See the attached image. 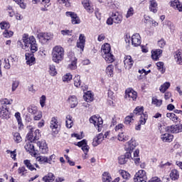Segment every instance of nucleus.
Masks as SVG:
<instances>
[{
	"label": "nucleus",
	"mask_w": 182,
	"mask_h": 182,
	"mask_svg": "<svg viewBox=\"0 0 182 182\" xmlns=\"http://www.w3.org/2000/svg\"><path fill=\"white\" fill-rule=\"evenodd\" d=\"M169 176L173 181L178 180L180 178V173L177 171V169H172Z\"/></svg>",
	"instance_id": "nucleus-38"
},
{
	"label": "nucleus",
	"mask_w": 182,
	"mask_h": 182,
	"mask_svg": "<svg viewBox=\"0 0 182 182\" xmlns=\"http://www.w3.org/2000/svg\"><path fill=\"white\" fill-rule=\"evenodd\" d=\"M70 115L66 116L65 126L67 129H72L73 126V119Z\"/></svg>",
	"instance_id": "nucleus-39"
},
{
	"label": "nucleus",
	"mask_w": 182,
	"mask_h": 182,
	"mask_svg": "<svg viewBox=\"0 0 182 182\" xmlns=\"http://www.w3.org/2000/svg\"><path fill=\"white\" fill-rule=\"evenodd\" d=\"M165 132L169 134L171 133L172 134H177V124L166 127Z\"/></svg>",
	"instance_id": "nucleus-32"
},
{
	"label": "nucleus",
	"mask_w": 182,
	"mask_h": 182,
	"mask_svg": "<svg viewBox=\"0 0 182 182\" xmlns=\"http://www.w3.org/2000/svg\"><path fill=\"white\" fill-rule=\"evenodd\" d=\"M18 174L21 177H25L28 174V169L25 166H21L18 168Z\"/></svg>",
	"instance_id": "nucleus-47"
},
{
	"label": "nucleus",
	"mask_w": 182,
	"mask_h": 182,
	"mask_svg": "<svg viewBox=\"0 0 182 182\" xmlns=\"http://www.w3.org/2000/svg\"><path fill=\"white\" fill-rule=\"evenodd\" d=\"M171 84L168 82H164L162 85H161L159 90L161 93H166L167 90L170 87Z\"/></svg>",
	"instance_id": "nucleus-46"
},
{
	"label": "nucleus",
	"mask_w": 182,
	"mask_h": 182,
	"mask_svg": "<svg viewBox=\"0 0 182 182\" xmlns=\"http://www.w3.org/2000/svg\"><path fill=\"white\" fill-rule=\"evenodd\" d=\"M73 33V30H62L61 31V35H63V36H72Z\"/></svg>",
	"instance_id": "nucleus-58"
},
{
	"label": "nucleus",
	"mask_w": 182,
	"mask_h": 182,
	"mask_svg": "<svg viewBox=\"0 0 182 182\" xmlns=\"http://www.w3.org/2000/svg\"><path fill=\"white\" fill-rule=\"evenodd\" d=\"M112 47L109 43H105L102 46V56L104 58L107 63H113L114 62V56L111 53Z\"/></svg>",
	"instance_id": "nucleus-3"
},
{
	"label": "nucleus",
	"mask_w": 182,
	"mask_h": 182,
	"mask_svg": "<svg viewBox=\"0 0 182 182\" xmlns=\"http://www.w3.org/2000/svg\"><path fill=\"white\" fill-rule=\"evenodd\" d=\"M36 160V161L39 162V164H48V156H37Z\"/></svg>",
	"instance_id": "nucleus-42"
},
{
	"label": "nucleus",
	"mask_w": 182,
	"mask_h": 182,
	"mask_svg": "<svg viewBox=\"0 0 182 182\" xmlns=\"http://www.w3.org/2000/svg\"><path fill=\"white\" fill-rule=\"evenodd\" d=\"M90 122L94 124L97 132H102L103 127V119L99 115H94L90 118Z\"/></svg>",
	"instance_id": "nucleus-6"
},
{
	"label": "nucleus",
	"mask_w": 182,
	"mask_h": 182,
	"mask_svg": "<svg viewBox=\"0 0 182 182\" xmlns=\"http://www.w3.org/2000/svg\"><path fill=\"white\" fill-rule=\"evenodd\" d=\"M49 73L51 76H56L58 71H56V67L54 65L49 66Z\"/></svg>",
	"instance_id": "nucleus-54"
},
{
	"label": "nucleus",
	"mask_w": 182,
	"mask_h": 182,
	"mask_svg": "<svg viewBox=\"0 0 182 182\" xmlns=\"http://www.w3.org/2000/svg\"><path fill=\"white\" fill-rule=\"evenodd\" d=\"M166 117L170 119V120H172V122H173V123H178V117H177V115H176V114H174L173 112L166 113Z\"/></svg>",
	"instance_id": "nucleus-40"
},
{
	"label": "nucleus",
	"mask_w": 182,
	"mask_h": 182,
	"mask_svg": "<svg viewBox=\"0 0 182 182\" xmlns=\"http://www.w3.org/2000/svg\"><path fill=\"white\" fill-rule=\"evenodd\" d=\"M40 105L41 107H45V105H46V95H42L40 97Z\"/></svg>",
	"instance_id": "nucleus-62"
},
{
	"label": "nucleus",
	"mask_w": 182,
	"mask_h": 182,
	"mask_svg": "<svg viewBox=\"0 0 182 182\" xmlns=\"http://www.w3.org/2000/svg\"><path fill=\"white\" fill-rule=\"evenodd\" d=\"M124 124L127 126H132L134 123V114L130 113L129 115L127 116L124 121Z\"/></svg>",
	"instance_id": "nucleus-29"
},
{
	"label": "nucleus",
	"mask_w": 182,
	"mask_h": 182,
	"mask_svg": "<svg viewBox=\"0 0 182 182\" xmlns=\"http://www.w3.org/2000/svg\"><path fill=\"white\" fill-rule=\"evenodd\" d=\"M144 112V108L143 107H136L132 114H134V116H141V114H147V112L143 113Z\"/></svg>",
	"instance_id": "nucleus-33"
},
{
	"label": "nucleus",
	"mask_w": 182,
	"mask_h": 182,
	"mask_svg": "<svg viewBox=\"0 0 182 182\" xmlns=\"http://www.w3.org/2000/svg\"><path fill=\"white\" fill-rule=\"evenodd\" d=\"M37 146L39 147V151L41 154H48L49 147H48L46 141H38L37 142Z\"/></svg>",
	"instance_id": "nucleus-12"
},
{
	"label": "nucleus",
	"mask_w": 182,
	"mask_h": 182,
	"mask_svg": "<svg viewBox=\"0 0 182 182\" xmlns=\"http://www.w3.org/2000/svg\"><path fill=\"white\" fill-rule=\"evenodd\" d=\"M151 105H154L156 107H160L163 105V100H159L156 97L151 98Z\"/></svg>",
	"instance_id": "nucleus-41"
},
{
	"label": "nucleus",
	"mask_w": 182,
	"mask_h": 182,
	"mask_svg": "<svg viewBox=\"0 0 182 182\" xmlns=\"http://www.w3.org/2000/svg\"><path fill=\"white\" fill-rule=\"evenodd\" d=\"M131 42L132 46L134 48H137V46H140L141 45V36H140V34L135 33L132 35L131 38Z\"/></svg>",
	"instance_id": "nucleus-14"
},
{
	"label": "nucleus",
	"mask_w": 182,
	"mask_h": 182,
	"mask_svg": "<svg viewBox=\"0 0 182 182\" xmlns=\"http://www.w3.org/2000/svg\"><path fill=\"white\" fill-rule=\"evenodd\" d=\"M33 4L41 3L43 7H41V11L45 12L48 11V8L50 6V0H33Z\"/></svg>",
	"instance_id": "nucleus-15"
},
{
	"label": "nucleus",
	"mask_w": 182,
	"mask_h": 182,
	"mask_svg": "<svg viewBox=\"0 0 182 182\" xmlns=\"http://www.w3.org/2000/svg\"><path fill=\"white\" fill-rule=\"evenodd\" d=\"M35 53L31 52V53H26L25 56H26V64L29 65V66H32V65H35V55L33 54Z\"/></svg>",
	"instance_id": "nucleus-17"
},
{
	"label": "nucleus",
	"mask_w": 182,
	"mask_h": 182,
	"mask_svg": "<svg viewBox=\"0 0 182 182\" xmlns=\"http://www.w3.org/2000/svg\"><path fill=\"white\" fill-rule=\"evenodd\" d=\"M146 171L144 170H139L134 177V182H146Z\"/></svg>",
	"instance_id": "nucleus-13"
},
{
	"label": "nucleus",
	"mask_w": 182,
	"mask_h": 182,
	"mask_svg": "<svg viewBox=\"0 0 182 182\" xmlns=\"http://www.w3.org/2000/svg\"><path fill=\"white\" fill-rule=\"evenodd\" d=\"M136 146H137V144H136V140L133 139V138L131 139L129 141H128V147L127 148V152L133 153V149H136Z\"/></svg>",
	"instance_id": "nucleus-27"
},
{
	"label": "nucleus",
	"mask_w": 182,
	"mask_h": 182,
	"mask_svg": "<svg viewBox=\"0 0 182 182\" xmlns=\"http://www.w3.org/2000/svg\"><path fill=\"white\" fill-rule=\"evenodd\" d=\"M149 10L151 12H153L154 14H157L158 11V4L157 1L156 0H151L149 1Z\"/></svg>",
	"instance_id": "nucleus-31"
},
{
	"label": "nucleus",
	"mask_w": 182,
	"mask_h": 182,
	"mask_svg": "<svg viewBox=\"0 0 182 182\" xmlns=\"http://www.w3.org/2000/svg\"><path fill=\"white\" fill-rule=\"evenodd\" d=\"M112 176L109 172H104L102 173V182H112Z\"/></svg>",
	"instance_id": "nucleus-45"
},
{
	"label": "nucleus",
	"mask_w": 182,
	"mask_h": 182,
	"mask_svg": "<svg viewBox=\"0 0 182 182\" xmlns=\"http://www.w3.org/2000/svg\"><path fill=\"white\" fill-rule=\"evenodd\" d=\"M0 28L2 30L7 31L11 28V24L7 21H1L0 23Z\"/></svg>",
	"instance_id": "nucleus-51"
},
{
	"label": "nucleus",
	"mask_w": 182,
	"mask_h": 182,
	"mask_svg": "<svg viewBox=\"0 0 182 182\" xmlns=\"http://www.w3.org/2000/svg\"><path fill=\"white\" fill-rule=\"evenodd\" d=\"M130 139V134L121 132L118 134V140L119 141H127Z\"/></svg>",
	"instance_id": "nucleus-34"
},
{
	"label": "nucleus",
	"mask_w": 182,
	"mask_h": 182,
	"mask_svg": "<svg viewBox=\"0 0 182 182\" xmlns=\"http://www.w3.org/2000/svg\"><path fill=\"white\" fill-rule=\"evenodd\" d=\"M157 66L158 70L161 72V73H164L166 72V68H164V63L163 62H158L156 63Z\"/></svg>",
	"instance_id": "nucleus-53"
},
{
	"label": "nucleus",
	"mask_w": 182,
	"mask_h": 182,
	"mask_svg": "<svg viewBox=\"0 0 182 182\" xmlns=\"http://www.w3.org/2000/svg\"><path fill=\"white\" fill-rule=\"evenodd\" d=\"M14 116L18 122L19 130L23 129V123H22V117H21V112H16Z\"/></svg>",
	"instance_id": "nucleus-36"
},
{
	"label": "nucleus",
	"mask_w": 182,
	"mask_h": 182,
	"mask_svg": "<svg viewBox=\"0 0 182 182\" xmlns=\"http://www.w3.org/2000/svg\"><path fill=\"white\" fill-rule=\"evenodd\" d=\"M147 119H149V115L147 114H142L140 117L139 123L142 125L146 124Z\"/></svg>",
	"instance_id": "nucleus-52"
},
{
	"label": "nucleus",
	"mask_w": 182,
	"mask_h": 182,
	"mask_svg": "<svg viewBox=\"0 0 182 182\" xmlns=\"http://www.w3.org/2000/svg\"><path fill=\"white\" fill-rule=\"evenodd\" d=\"M3 36L4 38H12V36H14V31L4 30L3 32Z\"/></svg>",
	"instance_id": "nucleus-57"
},
{
	"label": "nucleus",
	"mask_w": 182,
	"mask_h": 182,
	"mask_svg": "<svg viewBox=\"0 0 182 182\" xmlns=\"http://www.w3.org/2000/svg\"><path fill=\"white\" fill-rule=\"evenodd\" d=\"M9 114H10L9 108L8 107H0V116L3 119H6V120H8V119H9V117H11L9 116Z\"/></svg>",
	"instance_id": "nucleus-22"
},
{
	"label": "nucleus",
	"mask_w": 182,
	"mask_h": 182,
	"mask_svg": "<svg viewBox=\"0 0 182 182\" xmlns=\"http://www.w3.org/2000/svg\"><path fill=\"white\" fill-rule=\"evenodd\" d=\"M124 65L125 69L130 70L132 68H133V65H134V60L130 55H125L124 58Z\"/></svg>",
	"instance_id": "nucleus-16"
},
{
	"label": "nucleus",
	"mask_w": 182,
	"mask_h": 182,
	"mask_svg": "<svg viewBox=\"0 0 182 182\" xmlns=\"http://www.w3.org/2000/svg\"><path fill=\"white\" fill-rule=\"evenodd\" d=\"M66 16L71 17V23L73 25H79L80 23V18H79V16L73 11H67L65 13Z\"/></svg>",
	"instance_id": "nucleus-11"
},
{
	"label": "nucleus",
	"mask_w": 182,
	"mask_h": 182,
	"mask_svg": "<svg viewBox=\"0 0 182 182\" xmlns=\"http://www.w3.org/2000/svg\"><path fill=\"white\" fill-rule=\"evenodd\" d=\"M6 11H8V14L11 18L15 16V11H14V9H12V6H9L6 9Z\"/></svg>",
	"instance_id": "nucleus-64"
},
{
	"label": "nucleus",
	"mask_w": 182,
	"mask_h": 182,
	"mask_svg": "<svg viewBox=\"0 0 182 182\" xmlns=\"http://www.w3.org/2000/svg\"><path fill=\"white\" fill-rule=\"evenodd\" d=\"M114 70V66L112 64L109 65L106 68V73L109 77H113V70Z\"/></svg>",
	"instance_id": "nucleus-44"
},
{
	"label": "nucleus",
	"mask_w": 182,
	"mask_h": 182,
	"mask_svg": "<svg viewBox=\"0 0 182 182\" xmlns=\"http://www.w3.org/2000/svg\"><path fill=\"white\" fill-rule=\"evenodd\" d=\"M52 60L54 63H60L65 59V48L60 46H55L51 52Z\"/></svg>",
	"instance_id": "nucleus-2"
},
{
	"label": "nucleus",
	"mask_w": 182,
	"mask_h": 182,
	"mask_svg": "<svg viewBox=\"0 0 182 182\" xmlns=\"http://www.w3.org/2000/svg\"><path fill=\"white\" fill-rule=\"evenodd\" d=\"M28 112L31 113V114H36L39 111L38 110V107L32 105L28 107Z\"/></svg>",
	"instance_id": "nucleus-48"
},
{
	"label": "nucleus",
	"mask_w": 182,
	"mask_h": 182,
	"mask_svg": "<svg viewBox=\"0 0 182 182\" xmlns=\"http://www.w3.org/2000/svg\"><path fill=\"white\" fill-rule=\"evenodd\" d=\"M77 68V58H74L70 63V64L68 65V69H70V70H75Z\"/></svg>",
	"instance_id": "nucleus-49"
},
{
	"label": "nucleus",
	"mask_w": 182,
	"mask_h": 182,
	"mask_svg": "<svg viewBox=\"0 0 182 182\" xmlns=\"http://www.w3.org/2000/svg\"><path fill=\"white\" fill-rule=\"evenodd\" d=\"M173 58L178 65H182L181 50H178L173 53Z\"/></svg>",
	"instance_id": "nucleus-28"
},
{
	"label": "nucleus",
	"mask_w": 182,
	"mask_h": 182,
	"mask_svg": "<svg viewBox=\"0 0 182 182\" xmlns=\"http://www.w3.org/2000/svg\"><path fill=\"white\" fill-rule=\"evenodd\" d=\"M68 102L71 109H75V107H76L79 103L77 101V97L75 95H70L68 99Z\"/></svg>",
	"instance_id": "nucleus-23"
},
{
	"label": "nucleus",
	"mask_w": 182,
	"mask_h": 182,
	"mask_svg": "<svg viewBox=\"0 0 182 182\" xmlns=\"http://www.w3.org/2000/svg\"><path fill=\"white\" fill-rule=\"evenodd\" d=\"M14 100L8 99V98H1L0 100V103L1 105V107H8V105H12Z\"/></svg>",
	"instance_id": "nucleus-35"
},
{
	"label": "nucleus",
	"mask_w": 182,
	"mask_h": 182,
	"mask_svg": "<svg viewBox=\"0 0 182 182\" xmlns=\"http://www.w3.org/2000/svg\"><path fill=\"white\" fill-rule=\"evenodd\" d=\"M37 38L42 45H46L49 41L53 39V34L48 32H41L37 35Z\"/></svg>",
	"instance_id": "nucleus-5"
},
{
	"label": "nucleus",
	"mask_w": 182,
	"mask_h": 182,
	"mask_svg": "<svg viewBox=\"0 0 182 182\" xmlns=\"http://www.w3.org/2000/svg\"><path fill=\"white\" fill-rule=\"evenodd\" d=\"M14 140L16 143H21L22 141V137L21 136V134L18 132H15L14 134Z\"/></svg>",
	"instance_id": "nucleus-56"
},
{
	"label": "nucleus",
	"mask_w": 182,
	"mask_h": 182,
	"mask_svg": "<svg viewBox=\"0 0 182 182\" xmlns=\"http://www.w3.org/2000/svg\"><path fill=\"white\" fill-rule=\"evenodd\" d=\"M119 174L124 180H130V173L124 170L119 171Z\"/></svg>",
	"instance_id": "nucleus-50"
},
{
	"label": "nucleus",
	"mask_w": 182,
	"mask_h": 182,
	"mask_svg": "<svg viewBox=\"0 0 182 182\" xmlns=\"http://www.w3.org/2000/svg\"><path fill=\"white\" fill-rule=\"evenodd\" d=\"M161 55H163V50L156 49L151 50V58L155 61L159 60L161 58Z\"/></svg>",
	"instance_id": "nucleus-24"
},
{
	"label": "nucleus",
	"mask_w": 182,
	"mask_h": 182,
	"mask_svg": "<svg viewBox=\"0 0 182 182\" xmlns=\"http://www.w3.org/2000/svg\"><path fill=\"white\" fill-rule=\"evenodd\" d=\"M74 86L75 87H80V85H82V80H80V75H76L73 78Z\"/></svg>",
	"instance_id": "nucleus-43"
},
{
	"label": "nucleus",
	"mask_w": 182,
	"mask_h": 182,
	"mask_svg": "<svg viewBox=\"0 0 182 182\" xmlns=\"http://www.w3.org/2000/svg\"><path fill=\"white\" fill-rule=\"evenodd\" d=\"M72 80V75L70 73H67L64 76H63V82H70Z\"/></svg>",
	"instance_id": "nucleus-63"
},
{
	"label": "nucleus",
	"mask_w": 182,
	"mask_h": 182,
	"mask_svg": "<svg viewBox=\"0 0 182 182\" xmlns=\"http://www.w3.org/2000/svg\"><path fill=\"white\" fill-rule=\"evenodd\" d=\"M15 1L18 5H19L20 8L22 9H26V3H25L24 0H14Z\"/></svg>",
	"instance_id": "nucleus-59"
},
{
	"label": "nucleus",
	"mask_w": 182,
	"mask_h": 182,
	"mask_svg": "<svg viewBox=\"0 0 182 182\" xmlns=\"http://www.w3.org/2000/svg\"><path fill=\"white\" fill-rule=\"evenodd\" d=\"M123 21V16L119 12H112L110 17L107 19V25L112 26L113 23L120 24Z\"/></svg>",
	"instance_id": "nucleus-4"
},
{
	"label": "nucleus",
	"mask_w": 182,
	"mask_h": 182,
	"mask_svg": "<svg viewBox=\"0 0 182 182\" xmlns=\"http://www.w3.org/2000/svg\"><path fill=\"white\" fill-rule=\"evenodd\" d=\"M50 129H51L52 132H54V134H58L59 133V130H60V123L58 121L57 117H53L51 118V121L50 122Z\"/></svg>",
	"instance_id": "nucleus-9"
},
{
	"label": "nucleus",
	"mask_w": 182,
	"mask_h": 182,
	"mask_svg": "<svg viewBox=\"0 0 182 182\" xmlns=\"http://www.w3.org/2000/svg\"><path fill=\"white\" fill-rule=\"evenodd\" d=\"M23 164L31 171H33V170L36 171V168H41V166H39V165L38 164H34V165H33V164H32V163H31V160H29V159L24 160ZM35 167H36V168Z\"/></svg>",
	"instance_id": "nucleus-21"
},
{
	"label": "nucleus",
	"mask_w": 182,
	"mask_h": 182,
	"mask_svg": "<svg viewBox=\"0 0 182 182\" xmlns=\"http://www.w3.org/2000/svg\"><path fill=\"white\" fill-rule=\"evenodd\" d=\"M84 100L87 103H90L95 100V95L92 93V91H87L83 96Z\"/></svg>",
	"instance_id": "nucleus-26"
},
{
	"label": "nucleus",
	"mask_w": 182,
	"mask_h": 182,
	"mask_svg": "<svg viewBox=\"0 0 182 182\" xmlns=\"http://www.w3.org/2000/svg\"><path fill=\"white\" fill-rule=\"evenodd\" d=\"M7 154H10L11 158L15 161L16 160V149L11 151L9 149L6 150Z\"/></svg>",
	"instance_id": "nucleus-55"
},
{
	"label": "nucleus",
	"mask_w": 182,
	"mask_h": 182,
	"mask_svg": "<svg viewBox=\"0 0 182 182\" xmlns=\"http://www.w3.org/2000/svg\"><path fill=\"white\" fill-rule=\"evenodd\" d=\"M104 139H105V136L103 135V133L99 134L93 139L92 146H94V147L99 146V144H100V143L103 141Z\"/></svg>",
	"instance_id": "nucleus-25"
},
{
	"label": "nucleus",
	"mask_w": 182,
	"mask_h": 182,
	"mask_svg": "<svg viewBox=\"0 0 182 182\" xmlns=\"http://www.w3.org/2000/svg\"><path fill=\"white\" fill-rule=\"evenodd\" d=\"M24 149L26 151H28L33 157H36L39 153V151L35 149V146H33L32 142H27L24 146Z\"/></svg>",
	"instance_id": "nucleus-10"
},
{
	"label": "nucleus",
	"mask_w": 182,
	"mask_h": 182,
	"mask_svg": "<svg viewBox=\"0 0 182 182\" xmlns=\"http://www.w3.org/2000/svg\"><path fill=\"white\" fill-rule=\"evenodd\" d=\"M23 43L24 44L25 49L29 48L31 52L36 53L38 52V43L36 38L33 36H30L28 33H24L22 37Z\"/></svg>",
	"instance_id": "nucleus-1"
},
{
	"label": "nucleus",
	"mask_w": 182,
	"mask_h": 182,
	"mask_svg": "<svg viewBox=\"0 0 182 182\" xmlns=\"http://www.w3.org/2000/svg\"><path fill=\"white\" fill-rule=\"evenodd\" d=\"M86 43V37L85 36V34H80L79 36V41L77 42V48L78 49H80L82 52L85 50V45Z\"/></svg>",
	"instance_id": "nucleus-18"
},
{
	"label": "nucleus",
	"mask_w": 182,
	"mask_h": 182,
	"mask_svg": "<svg viewBox=\"0 0 182 182\" xmlns=\"http://www.w3.org/2000/svg\"><path fill=\"white\" fill-rule=\"evenodd\" d=\"M39 137H41V131L39 129H36L33 133V129H31L26 135L27 140L31 143H36L39 140Z\"/></svg>",
	"instance_id": "nucleus-7"
},
{
	"label": "nucleus",
	"mask_w": 182,
	"mask_h": 182,
	"mask_svg": "<svg viewBox=\"0 0 182 182\" xmlns=\"http://www.w3.org/2000/svg\"><path fill=\"white\" fill-rule=\"evenodd\" d=\"M161 140L164 143H171L174 140V135L169 134L168 132L162 134L161 135Z\"/></svg>",
	"instance_id": "nucleus-20"
},
{
	"label": "nucleus",
	"mask_w": 182,
	"mask_h": 182,
	"mask_svg": "<svg viewBox=\"0 0 182 182\" xmlns=\"http://www.w3.org/2000/svg\"><path fill=\"white\" fill-rule=\"evenodd\" d=\"M18 86H19V81L18 80L13 81L12 85H11L12 92H15V90H16V89H18Z\"/></svg>",
	"instance_id": "nucleus-60"
},
{
	"label": "nucleus",
	"mask_w": 182,
	"mask_h": 182,
	"mask_svg": "<svg viewBox=\"0 0 182 182\" xmlns=\"http://www.w3.org/2000/svg\"><path fill=\"white\" fill-rule=\"evenodd\" d=\"M133 15H134V9H133V7H130L127 11L126 18H129L130 16H133Z\"/></svg>",
	"instance_id": "nucleus-61"
},
{
	"label": "nucleus",
	"mask_w": 182,
	"mask_h": 182,
	"mask_svg": "<svg viewBox=\"0 0 182 182\" xmlns=\"http://www.w3.org/2000/svg\"><path fill=\"white\" fill-rule=\"evenodd\" d=\"M129 159H132V154L127 151L124 155H121L118 158V163L121 165L126 164Z\"/></svg>",
	"instance_id": "nucleus-19"
},
{
	"label": "nucleus",
	"mask_w": 182,
	"mask_h": 182,
	"mask_svg": "<svg viewBox=\"0 0 182 182\" xmlns=\"http://www.w3.org/2000/svg\"><path fill=\"white\" fill-rule=\"evenodd\" d=\"M137 92L133 88L129 87L125 90L124 99L129 102H136L137 100Z\"/></svg>",
	"instance_id": "nucleus-8"
},
{
	"label": "nucleus",
	"mask_w": 182,
	"mask_h": 182,
	"mask_svg": "<svg viewBox=\"0 0 182 182\" xmlns=\"http://www.w3.org/2000/svg\"><path fill=\"white\" fill-rule=\"evenodd\" d=\"M171 6L174 9H177L179 12H182V4L180 2V0L171 1Z\"/></svg>",
	"instance_id": "nucleus-30"
},
{
	"label": "nucleus",
	"mask_w": 182,
	"mask_h": 182,
	"mask_svg": "<svg viewBox=\"0 0 182 182\" xmlns=\"http://www.w3.org/2000/svg\"><path fill=\"white\" fill-rule=\"evenodd\" d=\"M55 175L52 173H48L44 177H43V181L44 182H53L55 181Z\"/></svg>",
	"instance_id": "nucleus-37"
}]
</instances>
